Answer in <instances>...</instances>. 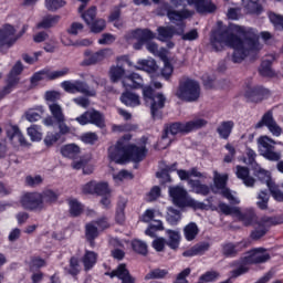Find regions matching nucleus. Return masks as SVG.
I'll return each instance as SVG.
<instances>
[{"instance_id": "nucleus-1", "label": "nucleus", "mask_w": 283, "mask_h": 283, "mask_svg": "<svg viewBox=\"0 0 283 283\" xmlns=\"http://www.w3.org/2000/svg\"><path fill=\"white\" fill-rule=\"evenodd\" d=\"M211 45L216 52H221L224 48H232L233 63H242L249 54H255L262 50L260 38L255 30L244 27L231 29H219L211 36Z\"/></svg>"}, {"instance_id": "nucleus-2", "label": "nucleus", "mask_w": 283, "mask_h": 283, "mask_svg": "<svg viewBox=\"0 0 283 283\" xmlns=\"http://www.w3.org/2000/svg\"><path fill=\"white\" fill-rule=\"evenodd\" d=\"M218 207L223 216H235V218L241 220L245 227L254 224V230L251 232L252 240L264 238L265 233H269V229L275 224V219L271 217H262L261 219H258L253 209H249L242 213L239 207H231L224 202H220Z\"/></svg>"}, {"instance_id": "nucleus-3", "label": "nucleus", "mask_w": 283, "mask_h": 283, "mask_svg": "<svg viewBox=\"0 0 283 283\" xmlns=\"http://www.w3.org/2000/svg\"><path fill=\"white\" fill-rule=\"evenodd\" d=\"M207 126V120L202 118H197L187 123H174L165 128L161 139L158 143L159 149H167L174 140V136L177 134H189L196 129H201V127Z\"/></svg>"}, {"instance_id": "nucleus-4", "label": "nucleus", "mask_w": 283, "mask_h": 283, "mask_svg": "<svg viewBox=\"0 0 283 283\" xmlns=\"http://www.w3.org/2000/svg\"><path fill=\"white\" fill-rule=\"evenodd\" d=\"M49 112L51 116L42 119L43 125L45 127H54L56 125L60 134H70V126L65 123L63 106L59 103H49Z\"/></svg>"}, {"instance_id": "nucleus-5", "label": "nucleus", "mask_w": 283, "mask_h": 283, "mask_svg": "<svg viewBox=\"0 0 283 283\" xmlns=\"http://www.w3.org/2000/svg\"><path fill=\"white\" fill-rule=\"evenodd\" d=\"M170 198L177 207H191L192 209H205V203L196 201L187 195L182 187H172L169 189Z\"/></svg>"}, {"instance_id": "nucleus-6", "label": "nucleus", "mask_w": 283, "mask_h": 283, "mask_svg": "<svg viewBox=\"0 0 283 283\" xmlns=\"http://www.w3.org/2000/svg\"><path fill=\"white\" fill-rule=\"evenodd\" d=\"M176 96L181 98V101L193 103L200 98V84L193 80L188 78L180 83Z\"/></svg>"}, {"instance_id": "nucleus-7", "label": "nucleus", "mask_w": 283, "mask_h": 283, "mask_svg": "<svg viewBox=\"0 0 283 283\" xmlns=\"http://www.w3.org/2000/svg\"><path fill=\"white\" fill-rule=\"evenodd\" d=\"M143 96L146 103H150L153 118H158L160 116L158 112L165 107V103L167 102L165 95L163 93L154 95V88L151 86H145L143 87Z\"/></svg>"}, {"instance_id": "nucleus-8", "label": "nucleus", "mask_w": 283, "mask_h": 283, "mask_svg": "<svg viewBox=\"0 0 283 283\" xmlns=\"http://www.w3.org/2000/svg\"><path fill=\"white\" fill-rule=\"evenodd\" d=\"M254 176L256 178L266 185V187L270 189V193L272 195V198L276 200V202H283V192L280 190L277 185H275V181L271 179V172L268 170H264V168L260 167L259 165H255L254 167Z\"/></svg>"}, {"instance_id": "nucleus-9", "label": "nucleus", "mask_w": 283, "mask_h": 283, "mask_svg": "<svg viewBox=\"0 0 283 283\" xmlns=\"http://www.w3.org/2000/svg\"><path fill=\"white\" fill-rule=\"evenodd\" d=\"M132 140V135H125L116 145L108 148V158L117 165L127 163V142Z\"/></svg>"}, {"instance_id": "nucleus-10", "label": "nucleus", "mask_w": 283, "mask_h": 283, "mask_svg": "<svg viewBox=\"0 0 283 283\" xmlns=\"http://www.w3.org/2000/svg\"><path fill=\"white\" fill-rule=\"evenodd\" d=\"M164 10L166 11V15L168 17L171 23H176L178 25L177 34L185 33V19H189V17L193 15V12L184 9L181 11L174 10V7L170 4H164Z\"/></svg>"}, {"instance_id": "nucleus-11", "label": "nucleus", "mask_w": 283, "mask_h": 283, "mask_svg": "<svg viewBox=\"0 0 283 283\" xmlns=\"http://www.w3.org/2000/svg\"><path fill=\"white\" fill-rule=\"evenodd\" d=\"M275 140L271 139L269 136H262L258 139L259 151L263 158L266 160H272L277 163L282 158V153L275 151Z\"/></svg>"}, {"instance_id": "nucleus-12", "label": "nucleus", "mask_w": 283, "mask_h": 283, "mask_svg": "<svg viewBox=\"0 0 283 283\" xmlns=\"http://www.w3.org/2000/svg\"><path fill=\"white\" fill-rule=\"evenodd\" d=\"M227 180H229V175H221L217 170L213 171V182L217 189L221 190V196L229 200L230 205H240L238 197H234L233 192L227 188Z\"/></svg>"}, {"instance_id": "nucleus-13", "label": "nucleus", "mask_w": 283, "mask_h": 283, "mask_svg": "<svg viewBox=\"0 0 283 283\" xmlns=\"http://www.w3.org/2000/svg\"><path fill=\"white\" fill-rule=\"evenodd\" d=\"M78 125H95L99 129L105 128V115L96 109H90L75 118Z\"/></svg>"}, {"instance_id": "nucleus-14", "label": "nucleus", "mask_w": 283, "mask_h": 283, "mask_svg": "<svg viewBox=\"0 0 283 283\" xmlns=\"http://www.w3.org/2000/svg\"><path fill=\"white\" fill-rule=\"evenodd\" d=\"M187 1L188 6H195L197 12L200 14H207L209 12H216V4L211 0H170L175 8L179 6H185Z\"/></svg>"}, {"instance_id": "nucleus-15", "label": "nucleus", "mask_w": 283, "mask_h": 283, "mask_svg": "<svg viewBox=\"0 0 283 283\" xmlns=\"http://www.w3.org/2000/svg\"><path fill=\"white\" fill-rule=\"evenodd\" d=\"M21 72H23V64L21 63V61H18L9 73L7 86H4L3 90L0 91V101L1 98H6V96H8V94L12 92L14 85L19 83L18 76L19 74H21Z\"/></svg>"}, {"instance_id": "nucleus-16", "label": "nucleus", "mask_w": 283, "mask_h": 283, "mask_svg": "<svg viewBox=\"0 0 283 283\" xmlns=\"http://www.w3.org/2000/svg\"><path fill=\"white\" fill-rule=\"evenodd\" d=\"M244 96L250 103H262V101H266V98L271 97V92L263 86H248Z\"/></svg>"}, {"instance_id": "nucleus-17", "label": "nucleus", "mask_w": 283, "mask_h": 283, "mask_svg": "<svg viewBox=\"0 0 283 283\" xmlns=\"http://www.w3.org/2000/svg\"><path fill=\"white\" fill-rule=\"evenodd\" d=\"M20 205L28 211H43L41 195L39 192H27L20 199Z\"/></svg>"}, {"instance_id": "nucleus-18", "label": "nucleus", "mask_w": 283, "mask_h": 283, "mask_svg": "<svg viewBox=\"0 0 283 283\" xmlns=\"http://www.w3.org/2000/svg\"><path fill=\"white\" fill-rule=\"evenodd\" d=\"M264 126L268 127L269 132H271L273 136H282V127L277 125V122L273 118V113L271 111L262 116L261 120L256 123L255 128L261 129V127Z\"/></svg>"}, {"instance_id": "nucleus-19", "label": "nucleus", "mask_w": 283, "mask_h": 283, "mask_svg": "<svg viewBox=\"0 0 283 283\" xmlns=\"http://www.w3.org/2000/svg\"><path fill=\"white\" fill-rule=\"evenodd\" d=\"M155 34L148 29H137L126 34V41H138L134 44L135 50L143 48V42L154 39Z\"/></svg>"}, {"instance_id": "nucleus-20", "label": "nucleus", "mask_w": 283, "mask_h": 283, "mask_svg": "<svg viewBox=\"0 0 283 283\" xmlns=\"http://www.w3.org/2000/svg\"><path fill=\"white\" fill-rule=\"evenodd\" d=\"M19 36H17V30L10 24H6L0 29V45L1 48H12L13 43H17Z\"/></svg>"}, {"instance_id": "nucleus-21", "label": "nucleus", "mask_w": 283, "mask_h": 283, "mask_svg": "<svg viewBox=\"0 0 283 283\" xmlns=\"http://www.w3.org/2000/svg\"><path fill=\"white\" fill-rule=\"evenodd\" d=\"M84 54H85V59L83 60L82 65H96V63H101V61H105L107 56H112V50L104 49L95 53L86 51Z\"/></svg>"}, {"instance_id": "nucleus-22", "label": "nucleus", "mask_w": 283, "mask_h": 283, "mask_svg": "<svg viewBox=\"0 0 283 283\" xmlns=\"http://www.w3.org/2000/svg\"><path fill=\"white\" fill-rule=\"evenodd\" d=\"M271 260V254L266 252L263 248H258L248 253L245 256L247 264H262Z\"/></svg>"}, {"instance_id": "nucleus-23", "label": "nucleus", "mask_w": 283, "mask_h": 283, "mask_svg": "<svg viewBox=\"0 0 283 283\" xmlns=\"http://www.w3.org/2000/svg\"><path fill=\"white\" fill-rule=\"evenodd\" d=\"M105 275H108V277H118V280L122 281V283H135L136 279L132 276L129 273V270H127V265L125 263H122L117 266V269L113 270L112 272H106Z\"/></svg>"}, {"instance_id": "nucleus-24", "label": "nucleus", "mask_w": 283, "mask_h": 283, "mask_svg": "<svg viewBox=\"0 0 283 283\" xmlns=\"http://www.w3.org/2000/svg\"><path fill=\"white\" fill-rule=\"evenodd\" d=\"M127 160L133 163H140L147 156V148L145 146H136L126 144Z\"/></svg>"}, {"instance_id": "nucleus-25", "label": "nucleus", "mask_w": 283, "mask_h": 283, "mask_svg": "<svg viewBox=\"0 0 283 283\" xmlns=\"http://www.w3.org/2000/svg\"><path fill=\"white\" fill-rule=\"evenodd\" d=\"M39 193L42 211L48 209V207H52V205H55V202H59V192L52 189H46Z\"/></svg>"}, {"instance_id": "nucleus-26", "label": "nucleus", "mask_w": 283, "mask_h": 283, "mask_svg": "<svg viewBox=\"0 0 283 283\" xmlns=\"http://www.w3.org/2000/svg\"><path fill=\"white\" fill-rule=\"evenodd\" d=\"M7 136L13 145H25V137L19 126H10L7 130Z\"/></svg>"}, {"instance_id": "nucleus-27", "label": "nucleus", "mask_w": 283, "mask_h": 283, "mask_svg": "<svg viewBox=\"0 0 283 283\" xmlns=\"http://www.w3.org/2000/svg\"><path fill=\"white\" fill-rule=\"evenodd\" d=\"M237 177L242 180L245 187H253L255 185V178L250 175L249 168L244 166H237Z\"/></svg>"}, {"instance_id": "nucleus-28", "label": "nucleus", "mask_w": 283, "mask_h": 283, "mask_svg": "<svg viewBox=\"0 0 283 283\" xmlns=\"http://www.w3.org/2000/svg\"><path fill=\"white\" fill-rule=\"evenodd\" d=\"M45 114V107L42 105H38L33 108H29L24 113V118L29 120V123H36V120H41V117Z\"/></svg>"}, {"instance_id": "nucleus-29", "label": "nucleus", "mask_w": 283, "mask_h": 283, "mask_svg": "<svg viewBox=\"0 0 283 283\" xmlns=\"http://www.w3.org/2000/svg\"><path fill=\"white\" fill-rule=\"evenodd\" d=\"M206 251H209V243L201 242V243L195 244L189 250H186L182 253V255H184V258H193L196 255H202Z\"/></svg>"}, {"instance_id": "nucleus-30", "label": "nucleus", "mask_w": 283, "mask_h": 283, "mask_svg": "<svg viewBox=\"0 0 283 283\" xmlns=\"http://www.w3.org/2000/svg\"><path fill=\"white\" fill-rule=\"evenodd\" d=\"M120 102L126 105V107H138V105H140V96L136 93L126 92L122 94Z\"/></svg>"}, {"instance_id": "nucleus-31", "label": "nucleus", "mask_w": 283, "mask_h": 283, "mask_svg": "<svg viewBox=\"0 0 283 283\" xmlns=\"http://www.w3.org/2000/svg\"><path fill=\"white\" fill-rule=\"evenodd\" d=\"M166 234L168 235V241H166L167 247L176 251L180 247V232L178 230L167 229Z\"/></svg>"}, {"instance_id": "nucleus-32", "label": "nucleus", "mask_w": 283, "mask_h": 283, "mask_svg": "<svg viewBox=\"0 0 283 283\" xmlns=\"http://www.w3.org/2000/svg\"><path fill=\"white\" fill-rule=\"evenodd\" d=\"M233 127H235V124L233 123V120L222 122L217 128V132L220 138H223V140H227L231 136V133L233 132Z\"/></svg>"}, {"instance_id": "nucleus-33", "label": "nucleus", "mask_w": 283, "mask_h": 283, "mask_svg": "<svg viewBox=\"0 0 283 283\" xmlns=\"http://www.w3.org/2000/svg\"><path fill=\"white\" fill-rule=\"evenodd\" d=\"M61 155L64 158H71L74 159L78 154H81V147L76 144H69L61 147Z\"/></svg>"}, {"instance_id": "nucleus-34", "label": "nucleus", "mask_w": 283, "mask_h": 283, "mask_svg": "<svg viewBox=\"0 0 283 283\" xmlns=\"http://www.w3.org/2000/svg\"><path fill=\"white\" fill-rule=\"evenodd\" d=\"M97 259L98 254H96L94 251L86 250L84 256L82 258L84 270L90 271L91 269H94Z\"/></svg>"}, {"instance_id": "nucleus-35", "label": "nucleus", "mask_w": 283, "mask_h": 283, "mask_svg": "<svg viewBox=\"0 0 283 283\" xmlns=\"http://www.w3.org/2000/svg\"><path fill=\"white\" fill-rule=\"evenodd\" d=\"M200 229L196 222H190L184 228V237L188 242H193L195 238H198Z\"/></svg>"}, {"instance_id": "nucleus-36", "label": "nucleus", "mask_w": 283, "mask_h": 283, "mask_svg": "<svg viewBox=\"0 0 283 283\" xmlns=\"http://www.w3.org/2000/svg\"><path fill=\"white\" fill-rule=\"evenodd\" d=\"M242 247H244V243H226L222 247V253L226 255V258H234V255H238L239 251H242Z\"/></svg>"}, {"instance_id": "nucleus-37", "label": "nucleus", "mask_w": 283, "mask_h": 283, "mask_svg": "<svg viewBox=\"0 0 283 283\" xmlns=\"http://www.w3.org/2000/svg\"><path fill=\"white\" fill-rule=\"evenodd\" d=\"M159 41H169L174 39V34H178V30L174 27H159L157 29Z\"/></svg>"}, {"instance_id": "nucleus-38", "label": "nucleus", "mask_w": 283, "mask_h": 283, "mask_svg": "<svg viewBox=\"0 0 283 283\" xmlns=\"http://www.w3.org/2000/svg\"><path fill=\"white\" fill-rule=\"evenodd\" d=\"M85 237L90 242L91 247H94V239L98 238V228L92 222L86 223L85 226Z\"/></svg>"}, {"instance_id": "nucleus-39", "label": "nucleus", "mask_w": 283, "mask_h": 283, "mask_svg": "<svg viewBox=\"0 0 283 283\" xmlns=\"http://www.w3.org/2000/svg\"><path fill=\"white\" fill-rule=\"evenodd\" d=\"M260 0H242L243 7L250 14H260L262 12V6L259 3Z\"/></svg>"}, {"instance_id": "nucleus-40", "label": "nucleus", "mask_w": 283, "mask_h": 283, "mask_svg": "<svg viewBox=\"0 0 283 283\" xmlns=\"http://www.w3.org/2000/svg\"><path fill=\"white\" fill-rule=\"evenodd\" d=\"M188 185H190L195 193H200L201 196H209V186L200 184L199 180L189 179Z\"/></svg>"}, {"instance_id": "nucleus-41", "label": "nucleus", "mask_w": 283, "mask_h": 283, "mask_svg": "<svg viewBox=\"0 0 283 283\" xmlns=\"http://www.w3.org/2000/svg\"><path fill=\"white\" fill-rule=\"evenodd\" d=\"M60 19L61 18L59 15H48V17L43 18V20L40 23H38L36 28L39 30L54 28V25H56V23H59Z\"/></svg>"}, {"instance_id": "nucleus-42", "label": "nucleus", "mask_w": 283, "mask_h": 283, "mask_svg": "<svg viewBox=\"0 0 283 283\" xmlns=\"http://www.w3.org/2000/svg\"><path fill=\"white\" fill-rule=\"evenodd\" d=\"M125 76V69L123 66L113 65L109 69V78L112 83H118Z\"/></svg>"}, {"instance_id": "nucleus-43", "label": "nucleus", "mask_w": 283, "mask_h": 283, "mask_svg": "<svg viewBox=\"0 0 283 283\" xmlns=\"http://www.w3.org/2000/svg\"><path fill=\"white\" fill-rule=\"evenodd\" d=\"M75 94H85L86 96H96V91H90L87 83L75 81Z\"/></svg>"}, {"instance_id": "nucleus-44", "label": "nucleus", "mask_w": 283, "mask_h": 283, "mask_svg": "<svg viewBox=\"0 0 283 283\" xmlns=\"http://www.w3.org/2000/svg\"><path fill=\"white\" fill-rule=\"evenodd\" d=\"M61 135L65 136V134H61V130L59 133L49 132L46 133V136L44 137V145L46 147H52L61 140Z\"/></svg>"}, {"instance_id": "nucleus-45", "label": "nucleus", "mask_w": 283, "mask_h": 283, "mask_svg": "<svg viewBox=\"0 0 283 283\" xmlns=\"http://www.w3.org/2000/svg\"><path fill=\"white\" fill-rule=\"evenodd\" d=\"M28 136L31 138V140L39 143L41 138H43V133L41 132V126L39 125H31L27 129Z\"/></svg>"}, {"instance_id": "nucleus-46", "label": "nucleus", "mask_w": 283, "mask_h": 283, "mask_svg": "<svg viewBox=\"0 0 283 283\" xmlns=\"http://www.w3.org/2000/svg\"><path fill=\"white\" fill-rule=\"evenodd\" d=\"M135 70H143L144 72H151L156 67L154 60H138L137 65H133Z\"/></svg>"}, {"instance_id": "nucleus-47", "label": "nucleus", "mask_w": 283, "mask_h": 283, "mask_svg": "<svg viewBox=\"0 0 283 283\" xmlns=\"http://www.w3.org/2000/svg\"><path fill=\"white\" fill-rule=\"evenodd\" d=\"M70 214L76 218L83 213V205L76 199H69Z\"/></svg>"}, {"instance_id": "nucleus-48", "label": "nucleus", "mask_w": 283, "mask_h": 283, "mask_svg": "<svg viewBox=\"0 0 283 283\" xmlns=\"http://www.w3.org/2000/svg\"><path fill=\"white\" fill-rule=\"evenodd\" d=\"M259 72H260L261 76H266L269 78H273V76H275V71H273V69H271V61H269V60H264L261 63Z\"/></svg>"}, {"instance_id": "nucleus-49", "label": "nucleus", "mask_w": 283, "mask_h": 283, "mask_svg": "<svg viewBox=\"0 0 283 283\" xmlns=\"http://www.w3.org/2000/svg\"><path fill=\"white\" fill-rule=\"evenodd\" d=\"M65 271L69 275L76 276L78 273H81V264L78 263V260L76 256L71 258L69 268H65Z\"/></svg>"}, {"instance_id": "nucleus-50", "label": "nucleus", "mask_w": 283, "mask_h": 283, "mask_svg": "<svg viewBox=\"0 0 283 283\" xmlns=\"http://www.w3.org/2000/svg\"><path fill=\"white\" fill-rule=\"evenodd\" d=\"M180 211L174 208H168L166 220L169 224L176 226L180 222Z\"/></svg>"}, {"instance_id": "nucleus-51", "label": "nucleus", "mask_w": 283, "mask_h": 283, "mask_svg": "<svg viewBox=\"0 0 283 283\" xmlns=\"http://www.w3.org/2000/svg\"><path fill=\"white\" fill-rule=\"evenodd\" d=\"M220 279V272L208 271L199 277L200 283L217 282Z\"/></svg>"}, {"instance_id": "nucleus-52", "label": "nucleus", "mask_w": 283, "mask_h": 283, "mask_svg": "<svg viewBox=\"0 0 283 283\" xmlns=\"http://www.w3.org/2000/svg\"><path fill=\"white\" fill-rule=\"evenodd\" d=\"M169 275V271L156 269L146 274L145 280H164Z\"/></svg>"}, {"instance_id": "nucleus-53", "label": "nucleus", "mask_w": 283, "mask_h": 283, "mask_svg": "<svg viewBox=\"0 0 283 283\" xmlns=\"http://www.w3.org/2000/svg\"><path fill=\"white\" fill-rule=\"evenodd\" d=\"M249 264L251 263H247V259L244 258L243 262L238 264V269L231 271V277H240V275L249 273Z\"/></svg>"}, {"instance_id": "nucleus-54", "label": "nucleus", "mask_w": 283, "mask_h": 283, "mask_svg": "<svg viewBox=\"0 0 283 283\" xmlns=\"http://www.w3.org/2000/svg\"><path fill=\"white\" fill-rule=\"evenodd\" d=\"M256 206L259 209H262V211L269 209V193L266 191L259 192Z\"/></svg>"}, {"instance_id": "nucleus-55", "label": "nucleus", "mask_w": 283, "mask_h": 283, "mask_svg": "<svg viewBox=\"0 0 283 283\" xmlns=\"http://www.w3.org/2000/svg\"><path fill=\"white\" fill-rule=\"evenodd\" d=\"M40 81H50V70H42L31 77L32 85H36Z\"/></svg>"}, {"instance_id": "nucleus-56", "label": "nucleus", "mask_w": 283, "mask_h": 283, "mask_svg": "<svg viewBox=\"0 0 283 283\" xmlns=\"http://www.w3.org/2000/svg\"><path fill=\"white\" fill-rule=\"evenodd\" d=\"M161 61L164 63V67L161 70V75L165 78H169L171 74H174V66H171V63H169V59L166 56H161Z\"/></svg>"}, {"instance_id": "nucleus-57", "label": "nucleus", "mask_w": 283, "mask_h": 283, "mask_svg": "<svg viewBox=\"0 0 283 283\" xmlns=\"http://www.w3.org/2000/svg\"><path fill=\"white\" fill-rule=\"evenodd\" d=\"M70 74V67H63L57 71L49 70V81H56V78H63V76H67Z\"/></svg>"}, {"instance_id": "nucleus-58", "label": "nucleus", "mask_w": 283, "mask_h": 283, "mask_svg": "<svg viewBox=\"0 0 283 283\" xmlns=\"http://www.w3.org/2000/svg\"><path fill=\"white\" fill-rule=\"evenodd\" d=\"M125 207H126L125 201H120L117 206L115 220L116 222H118V224H123V222H125Z\"/></svg>"}, {"instance_id": "nucleus-59", "label": "nucleus", "mask_w": 283, "mask_h": 283, "mask_svg": "<svg viewBox=\"0 0 283 283\" xmlns=\"http://www.w3.org/2000/svg\"><path fill=\"white\" fill-rule=\"evenodd\" d=\"M132 247L136 253H139L140 255H147V243L140 240H134Z\"/></svg>"}, {"instance_id": "nucleus-60", "label": "nucleus", "mask_w": 283, "mask_h": 283, "mask_svg": "<svg viewBox=\"0 0 283 283\" xmlns=\"http://www.w3.org/2000/svg\"><path fill=\"white\" fill-rule=\"evenodd\" d=\"M82 19L87 25H92L94 19H96V7H92L85 13H82Z\"/></svg>"}, {"instance_id": "nucleus-61", "label": "nucleus", "mask_w": 283, "mask_h": 283, "mask_svg": "<svg viewBox=\"0 0 283 283\" xmlns=\"http://www.w3.org/2000/svg\"><path fill=\"white\" fill-rule=\"evenodd\" d=\"M95 195L96 196H109V186L107 182L95 181Z\"/></svg>"}, {"instance_id": "nucleus-62", "label": "nucleus", "mask_w": 283, "mask_h": 283, "mask_svg": "<svg viewBox=\"0 0 283 283\" xmlns=\"http://www.w3.org/2000/svg\"><path fill=\"white\" fill-rule=\"evenodd\" d=\"M153 249H155V251H157L158 253L165 251V247H167V239L163 238V237H157L153 243Z\"/></svg>"}, {"instance_id": "nucleus-63", "label": "nucleus", "mask_w": 283, "mask_h": 283, "mask_svg": "<svg viewBox=\"0 0 283 283\" xmlns=\"http://www.w3.org/2000/svg\"><path fill=\"white\" fill-rule=\"evenodd\" d=\"M134 178V175H132L130 171L127 170H120L118 174L113 175V179L115 182H123V180H132Z\"/></svg>"}, {"instance_id": "nucleus-64", "label": "nucleus", "mask_w": 283, "mask_h": 283, "mask_svg": "<svg viewBox=\"0 0 283 283\" xmlns=\"http://www.w3.org/2000/svg\"><path fill=\"white\" fill-rule=\"evenodd\" d=\"M45 6L51 11L59 10L65 6V0H46Z\"/></svg>"}]
</instances>
